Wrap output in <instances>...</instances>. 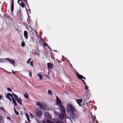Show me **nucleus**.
Returning a JSON list of instances; mask_svg holds the SVG:
<instances>
[{
  "instance_id": "obj_1",
  "label": "nucleus",
  "mask_w": 123,
  "mask_h": 123,
  "mask_svg": "<svg viewBox=\"0 0 123 123\" xmlns=\"http://www.w3.org/2000/svg\"><path fill=\"white\" fill-rule=\"evenodd\" d=\"M67 109L68 112L70 113V117L73 119H75L78 117L77 114H75L74 112L76 111L74 107L71 104H68L67 106Z\"/></svg>"
},
{
  "instance_id": "obj_2",
  "label": "nucleus",
  "mask_w": 123,
  "mask_h": 123,
  "mask_svg": "<svg viewBox=\"0 0 123 123\" xmlns=\"http://www.w3.org/2000/svg\"><path fill=\"white\" fill-rule=\"evenodd\" d=\"M59 107L60 111L61 113H66L65 109L62 104L59 105Z\"/></svg>"
},
{
  "instance_id": "obj_3",
  "label": "nucleus",
  "mask_w": 123,
  "mask_h": 123,
  "mask_svg": "<svg viewBox=\"0 0 123 123\" xmlns=\"http://www.w3.org/2000/svg\"><path fill=\"white\" fill-rule=\"evenodd\" d=\"M75 73L76 74V76L79 79L81 80L82 78H83L84 80L86 79L82 75L79 74L76 71H75Z\"/></svg>"
},
{
  "instance_id": "obj_4",
  "label": "nucleus",
  "mask_w": 123,
  "mask_h": 123,
  "mask_svg": "<svg viewBox=\"0 0 123 123\" xmlns=\"http://www.w3.org/2000/svg\"><path fill=\"white\" fill-rule=\"evenodd\" d=\"M5 60L6 61L10 63L11 64L13 65H14L15 63V61L13 59L9 58H6L5 59Z\"/></svg>"
},
{
  "instance_id": "obj_5",
  "label": "nucleus",
  "mask_w": 123,
  "mask_h": 123,
  "mask_svg": "<svg viewBox=\"0 0 123 123\" xmlns=\"http://www.w3.org/2000/svg\"><path fill=\"white\" fill-rule=\"evenodd\" d=\"M42 111L37 110L36 112V115L38 117H40L42 116Z\"/></svg>"
},
{
  "instance_id": "obj_6",
  "label": "nucleus",
  "mask_w": 123,
  "mask_h": 123,
  "mask_svg": "<svg viewBox=\"0 0 123 123\" xmlns=\"http://www.w3.org/2000/svg\"><path fill=\"white\" fill-rule=\"evenodd\" d=\"M59 115V118L61 120H63L66 116V113H61Z\"/></svg>"
},
{
  "instance_id": "obj_7",
  "label": "nucleus",
  "mask_w": 123,
  "mask_h": 123,
  "mask_svg": "<svg viewBox=\"0 0 123 123\" xmlns=\"http://www.w3.org/2000/svg\"><path fill=\"white\" fill-rule=\"evenodd\" d=\"M45 117L48 119H51V116L48 111H46L45 112Z\"/></svg>"
},
{
  "instance_id": "obj_8",
  "label": "nucleus",
  "mask_w": 123,
  "mask_h": 123,
  "mask_svg": "<svg viewBox=\"0 0 123 123\" xmlns=\"http://www.w3.org/2000/svg\"><path fill=\"white\" fill-rule=\"evenodd\" d=\"M90 94H85L83 97V99L85 100H87L89 99Z\"/></svg>"
},
{
  "instance_id": "obj_9",
  "label": "nucleus",
  "mask_w": 123,
  "mask_h": 123,
  "mask_svg": "<svg viewBox=\"0 0 123 123\" xmlns=\"http://www.w3.org/2000/svg\"><path fill=\"white\" fill-rule=\"evenodd\" d=\"M56 103L57 105H59L62 104L61 103V100L57 96H56Z\"/></svg>"
},
{
  "instance_id": "obj_10",
  "label": "nucleus",
  "mask_w": 123,
  "mask_h": 123,
  "mask_svg": "<svg viewBox=\"0 0 123 123\" xmlns=\"http://www.w3.org/2000/svg\"><path fill=\"white\" fill-rule=\"evenodd\" d=\"M48 68L52 69L53 68V64L52 63H48L47 64Z\"/></svg>"
},
{
  "instance_id": "obj_11",
  "label": "nucleus",
  "mask_w": 123,
  "mask_h": 123,
  "mask_svg": "<svg viewBox=\"0 0 123 123\" xmlns=\"http://www.w3.org/2000/svg\"><path fill=\"white\" fill-rule=\"evenodd\" d=\"M14 4L13 0H12L11 3V12H12V11L14 10Z\"/></svg>"
},
{
  "instance_id": "obj_12",
  "label": "nucleus",
  "mask_w": 123,
  "mask_h": 123,
  "mask_svg": "<svg viewBox=\"0 0 123 123\" xmlns=\"http://www.w3.org/2000/svg\"><path fill=\"white\" fill-rule=\"evenodd\" d=\"M82 101L81 99H77L76 100L77 102L80 106L81 105V103L82 102Z\"/></svg>"
},
{
  "instance_id": "obj_13",
  "label": "nucleus",
  "mask_w": 123,
  "mask_h": 123,
  "mask_svg": "<svg viewBox=\"0 0 123 123\" xmlns=\"http://www.w3.org/2000/svg\"><path fill=\"white\" fill-rule=\"evenodd\" d=\"M16 100L21 105H22V100L20 98H18V99H17Z\"/></svg>"
},
{
  "instance_id": "obj_14",
  "label": "nucleus",
  "mask_w": 123,
  "mask_h": 123,
  "mask_svg": "<svg viewBox=\"0 0 123 123\" xmlns=\"http://www.w3.org/2000/svg\"><path fill=\"white\" fill-rule=\"evenodd\" d=\"M36 104L37 105H38L40 108L43 109V105L40 103L37 102Z\"/></svg>"
},
{
  "instance_id": "obj_15",
  "label": "nucleus",
  "mask_w": 123,
  "mask_h": 123,
  "mask_svg": "<svg viewBox=\"0 0 123 123\" xmlns=\"http://www.w3.org/2000/svg\"><path fill=\"white\" fill-rule=\"evenodd\" d=\"M24 35L25 38L26 39H27L28 37V32L26 31H24Z\"/></svg>"
},
{
  "instance_id": "obj_16",
  "label": "nucleus",
  "mask_w": 123,
  "mask_h": 123,
  "mask_svg": "<svg viewBox=\"0 0 123 123\" xmlns=\"http://www.w3.org/2000/svg\"><path fill=\"white\" fill-rule=\"evenodd\" d=\"M13 103L14 104L15 106H17V105L15 99L13 98L12 99Z\"/></svg>"
},
{
  "instance_id": "obj_17",
  "label": "nucleus",
  "mask_w": 123,
  "mask_h": 123,
  "mask_svg": "<svg viewBox=\"0 0 123 123\" xmlns=\"http://www.w3.org/2000/svg\"><path fill=\"white\" fill-rule=\"evenodd\" d=\"M5 58H0V63H3L5 61Z\"/></svg>"
},
{
  "instance_id": "obj_18",
  "label": "nucleus",
  "mask_w": 123,
  "mask_h": 123,
  "mask_svg": "<svg viewBox=\"0 0 123 123\" xmlns=\"http://www.w3.org/2000/svg\"><path fill=\"white\" fill-rule=\"evenodd\" d=\"M12 94L13 96L15 98L16 100H17V99H18V96L16 95L14 93H12Z\"/></svg>"
},
{
  "instance_id": "obj_19",
  "label": "nucleus",
  "mask_w": 123,
  "mask_h": 123,
  "mask_svg": "<svg viewBox=\"0 0 123 123\" xmlns=\"http://www.w3.org/2000/svg\"><path fill=\"white\" fill-rule=\"evenodd\" d=\"M6 97L7 98L9 99L10 101H12V99L8 94H7L6 95Z\"/></svg>"
},
{
  "instance_id": "obj_20",
  "label": "nucleus",
  "mask_w": 123,
  "mask_h": 123,
  "mask_svg": "<svg viewBox=\"0 0 123 123\" xmlns=\"http://www.w3.org/2000/svg\"><path fill=\"white\" fill-rule=\"evenodd\" d=\"M92 120L94 122H95L96 120V118L94 116H92Z\"/></svg>"
},
{
  "instance_id": "obj_21",
  "label": "nucleus",
  "mask_w": 123,
  "mask_h": 123,
  "mask_svg": "<svg viewBox=\"0 0 123 123\" xmlns=\"http://www.w3.org/2000/svg\"><path fill=\"white\" fill-rule=\"evenodd\" d=\"M24 96L26 98H29V96L26 92L24 94Z\"/></svg>"
},
{
  "instance_id": "obj_22",
  "label": "nucleus",
  "mask_w": 123,
  "mask_h": 123,
  "mask_svg": "<svg viewBox=\"0 0 123 123\" xmlns=\"http://www.w3.org/2000/svg\"><path fill=\"white\" fill-rule=\"evenodd\" d=\"M55 123H63L61 121L58 120L56 119L55 120Z\"/></svg>"
},
{
  "instance_id": "obj_23",
  "label": "nucleus",
  "mask_w": 123,
  "mask_h": 123,
  "mask_svg": "<svg viewBox=\"0 0 123 123\" xmlns=\"http://www.w3.org/2000/svg\"><path fill=\"white\" fill-rule=\"evenodd\" d=\"M48 94L50 95H52V92L51 90H48Z\"/></svg>"
},
{
  "instance_id": "obj_24",
  "label": "nucleus",
  "mask_w": 123,
  "mask_h": 123,
  "mask_svg": "<svg viewBox=\"0 0 123 123\" xmlns=\"http://www.w3.org/2000/svg\"><path fill=\"white\" fill-rule=\"evenodd\" d=\"M35 54L38 56H39L40 55V54L39 52L36 51Z\"/></svg>"
},
{
  "instance_id": "obj_25",
  "label": "nucleus",
  "mask_w": 123,
  "mask_h": 123,
  "mask_svg": "<svg viewBox=\"0 0 123 123\" xmlns=\"http://www.w3.org/2000/svg\"><path fill=\"white\" fill-rule=\"evenodd\" d=\"M20 5L23 8L25 6V5H24L23 3L22 2H21L20 3Z\"/></svg>"
},
{
  "instance_id": "obj_26",
  "label": "nucleus",
  "mask_w": 123,
  "mask_h": 123,
  "mask_svg": "<svg viewBox=\"0 0 123 123\" xmlns=\"http://www.w3.org/2000/svg\"><path fill=\"white\" fill-rule=\"evenodd\" d=\"M7 94H8L9 96H10L12 98V99L13 98V97L12 96L11 93H7Z\"/></svg>"
},
{
  "instance_id": "obj_27",
  "label": "nucleus",
  "mask_w": 123,
  "mask_h": 123,
  "mask_svg": "<svg viewBox=\"0 0 123 123\" xmlns=\"http://www.w3.org/2000/svg\"><path fill=\"white\" fill-rule=\"evenodd\" d=\"M47 123H53L52 121L48 120H47Z\"/></svg>"
},
{
  "instance_id": "obj_28",
  "label": "nucleus",
  "mask_w": 123,
  "mask_h": 123,
  "mask_svg": "<svg viewBox=\"0 0 123 123\" xmlns=\"http://www.w3.org/2000/svg\"><path fill=\"white\" fill-rule=\"evenodd\" d=\"M31 60V59L30 58H29L28 60L27 61V63L28 64L30 62Z\"/></svg>"
},
{
  "instance_id": "obj_29",
  "label": "nucleus",
  "mask_w": 123,
  "mask_h": 123,
  "mask_svg": "<svg viewBox=\"0 0 123 123\" xmlns=\"http://www.w3.org/2000/svg\"><path fill=\"white\" fill-rule=\"evenodd\" d=\"M38 76L39 77V78L40 79L42 80V76L40 74H39L38 75Z\"/></svg>"
},
{
  "instance_id": "obj_30",
  "label": "nucleus",
  "mask_w": 123,
  "mask_h": 123,
  "mask_svg": "<svg viewBox=\"0 0 123 123\" xmlns=\"http://www.w3.org/2000/svg\"><path fill=\"white\" fill-rule=\"evenodd\" d=\"M7 89L8 91H9V92H11L12 91V89L10 88H9V87H7Z\"/></svg>"
},
{
  "instance_id": "obj_31",
  "label": "nucleus",
  "mask_w": 123,
  "mask_h": 123,
  "mask_svg": "<svg viewBox=\"0 0 123 123\" xmlns=\"http://www.w3.org/2000/svg\"><path fill=\"white\" fill-rule=\"evenodd\" d=\"M30 65L32 67H33V61H31V62L30 64Z\"/></svg>"
},
{
  "instance_id": "obj_32",
  "label": "nucleus",
  "mask_w": 123,
  "mask_h": 123,
  "mask_svg": "<svg viewBox=\"0 0 123 123\" xmlns=\"http://www.w3.org/2000/svg\"><path fill=\"white\" fill-rule=\"evenodd\" d=\"M21 45L23 47L25 45V43L23 42H22L21 43Z\"/></svg>"
},
{
  "instance_id": "obj_33",
  "label": "nucleus",
  "mask_w": 123,
  "mask_h": 123,
  "mask_svg": "<svg viewBox=\"0 0 123 123\" xmlns=\"http://www.w3.org/2000/svg\"><path fill=\"white\" fill-rule=\"evenodd\" d=\"M25 114L26 116V117L27 119L30 118L28 116V114L27 113H25Z\"/></svg>"
},
{
  "instance_id": "obj_34",
  "label": "nucleus",
  "mask_w": 123,
  "mask_h": 123,
  "mask_svg": "<svg viewBox=\"0 0 123 123\" xmlns=\"http://www.w3.org/2000/svg\"><path fill=\"white\" fill-rule=\"evenodd\" d=\"M29 76H30L31 77L32 76V74L31 72H30L29 71Z\"/></svg>"
},
{
  "instance_id": "obj_35",
  "label": "nucleus",
  "mask_w": 123,
  "mask_h": 123,
  "mask_svg": "<svg viewBox=\"0 0 123 123\" xmlns=\"http://www.w3.org/2000/svg\"><path fill=\"white\" fill-rule=\"evenodd\" d=\"M88 87H89L88 86H87V85H86V86H85V89L87 90H88Z\"/></svg>"
},
{
  "instance_id": "obj_36",
  "label": "nucleus",
  "mask_w": 123,
  "mask_h": 123,
  "mask_svg": "<svg viewBox=\"0 0 123 123\" xmlns=\"http://www.w3.org/2000/svg\"><path fill=\"white\" fill-rule=\"evenodd\" d=\"M25 1V3L26 4V6H27V7H28L29 8V6H28V3L27 2V0L26 1Z\"/></svg>"
},
{
  "instance_id": "obj_37",
  "label": "nucleus",
  "mask_w": 123,
  "mask_h": 123,
  "mask_svg": "<svg viewBox=\"0 0 123 123\" xmlns=\"http://www.w3.org/2000/svg\"><path fill=\"white\" fill-rule=\"evenodd\" d=\"M30 114L31 116V118H32L33 117V116L31 113H30Z\"/></svg>"
},
{
  "instance_id": "obj_38",
  "label": "nucleus",
  "mask_w": 123,
  "mask_h": 123,
  "mask_svg": "<svg viewBox=\"0 0 123 123\" xmlns=\"http://www.w3.org/2000/svg\"><path fill=\"white\" fill-rule=\"evenodd\" d=\"M15 112L16 114L17 115H18L19 114L16 111H15Z\"/></svg>"
},
{
  "instance_id": "obj_39",
  "label": "nucleus",
  "mask_w": 123,
  "mask_h": 123,
  "mask_svg": "<svg viewBox=\"0 0 123 123\" xmlns=\"http://www.w3.org/2000/svg\"><path fill=\"white\" fill-rule=\"evenodd\" d=\"M33 32H34V33H37V32L36 31V30H33Z\"/></svg>"
},
{
  "instance_id": "obj_40",
  "label": "nucleus",
  "mask_w": 123,
  "mask_h": 123,
  "mask_svg": "<svg viewBox=\"0 0 123 123\" xmlns=\"http://www.w3.org/2000/svg\"><path fill=\"white\" fill-rule=\"evenodd\" d=\"M0 108L2 110V111H4V109L2 107H0Z\"/></svg>"
},
{
  "instance_id": "obj_41",
  "label": "nucleus",
  "mask_w": 123,
  "mask_h": 123,
  "mask_svg": "<svg viewBox=\"0 0 123 123\" xmlns=\"http://www.w3.org/2000/svg\"><path fill=\"white\" fill-rule=\"evenodd\" d=\"M3 69L4 70V71L6 72V73H9L10 72H9L8 71H7L6 70H5V69Z\"/></svg>"
},
{
  "instance_id": "obj_42",
  "label": "nucleus",
  "mask_w": 123,
  "mask_h": 123,
  "mask_svg": "<svg viewBox=\"0 0 123 123\" xmlns=\"http://www.w3.org/2000/svg\"><path fill=\"white\" fill-rule=\"evenodd\" d=\"M12 73L14 75H15V73L14 72V71H13L12 70Z\"/></svg>"
},
{
  "instance_id": "obj_43",
  "label": "nucleus",
  "mask_w": 123,
  "mask_h": 123,
  "mask_svg": "<svg viewBox=\"0 0 123 123\" xmlns=\"http://www.w3.org/2000/svg\"><path fill=\"white\" fill-rule=\"evenodd\" d=\"M7 119L9 120H10L11 119L10 117H7Z\"/></svg>"
},
{
  "instance_id": "obj_44",
  "label": "nucleus",
  "mask_w": 123,
  "mask_h": 123,
  "mask_svg": "<svg viewBox=\"0 0 123 123\" xmlns=\"http://www.w3.org/2000/svg\"><path fill=\"white\" fill-rule=\"evenodd\" d=\"M27 120L29 123H30V121H30V118H29L28 119H27Z\"/></svg>"
},
{
  "instance_id": "obj_45",
  "label": "nucleus",
  "mask_w": 123,
  "mask_h": 123,
  "mask_svg": "<svg viewBox=\"0 0 123 123\" xmlns=\"http://www.w3.org/2000/svg\"><path fill=\"white\" fill-rule=\"evenodd\" d=\"M48 46V49H49L50 50H51V48H50V47L48 45V46Z\"/></svg>"
},
{
  "instance_id": "obj_46",
  "label": "nucleus",
  "mask_w": 123,
  "mask_h": 123,
  "mask_svg": "<svg viewBox=\"0 0 123 123\" xmlns=\"http://www.w3.org/2000/svg\"><path fill=\"white\" fill-rule=\"evenodd\" d=\"M20 1H21V0H18V3L19 4V2Z\"/></svg>"
},
{
  "instance_id": "obj_47",
  "label": "nucleus",
  "mask_w": 123,
  "mask_h": 123,
  "mask_svg": "<svg viewBox=\"0 0 123 123\" xmlns=\"http://www.w3.org/2000/svg\"><path fill=\"white\" fill-rule=\"evenodd\" d=\"M51 51H54L56 52H57V51L56 50H51V51H50V52H51Z\"/></svg>"
},
{
  "instance_id": "obj_48",
  "label": "nucleus",
  "mask_w": 123,
  "mask_h": 123,
  "mask_svg": "<svg viewBox=\"0 0 123 123\" xmlns=\"http://www.w3.org/2000/svg\"><path fill=\"white\" fill-rule=\"evenodd\" d=\"M2 119V117L1 116H0V121Z\"/></svg>"
},
{
  "instance_id": "obj_49",
  "label": "nucleus",
  "mask_w": 123,
  "mask_h": 123,
  "mask_svg": "<svg viewBox=\"0 0 123 123\" xmlns=\"http://www.w3.org/2000/svg\"><path fill=\"white\" fill-rule=\"evenodd\" d=\"M68 119H70V120L71 121H71H71V118H70L69 117H68Z\"/></svg>"
},
{
  "instance_id": "obj_50",
  "label": "nucleus",
  "mask_w": 123,
  "mask_h": 123,
  "mask_svg": "<svg viewBox=\"0 0 123 123\" xmlns=\"http://www.w3.org/2000/svg\"><path fill=\"white\" fill-rule=\"evenodd\" d=\"M68 119H70V120L71 121H71H71V118H70L69 117H68Z\"/></svg>"
},
{
  "instance_id": "obj_51",
  "label": "nucleus",
  "mask_w": 123,
  "mask_h": 123,
  "mask_svg": "<svg viewBox=\"0 0 123 123\" xmlns=\"http://www.w3.org/2000/svg\"><path fill=\"white\" fill-rule=\"evenodd\" d=\"M43 44L44 46H45V45L46 44V43L45 42L43 43Z\"/></svg>"
},
{
  "instance_id": "obj_52",
  "label": "nucleus",
  "mask_w": 123,
  "mask_h": 123,
  "mask_svg": "<svg viewBox=\"0 0 123 123\" xmlns=\"http://www.w3.org/2000/svg\"><path fill=\"white\" fill-rule=\"evenodd\" d=\"M7 15V14L6 13H5V14H4V16L6 17V15Z\"/></svg>"
},
{
  "instance_id": "obj_53",
  "label": "nucleus",
  "mask_w": 123,
  "mask_h": 123,
  "mask_svg": "<svg viewBox=\"0 0 123 123\" xmlns=\"http://www.w3.org/2000/svg\"><path fill=\"white\" fill-rule=\"evenodd\" d=\"M2 98V97L0 95V99Z\"/></svg>"
},
{
  "instance_id": "obj_54",
  "label": "nucleus",
  "mask_w": 123,
  "mask_h": 123,
  "mask_svg": "<svg viewBox=\"0 0 123 123\" xmlns=\"http://www.w3.org/2000/svg\"><path fill=\"white\" fill-rule=\"evenodd\" d=\"M69 65H70L73 68V66H72V65L70 64V63H69Z\"/></svg>"
},
{
  "instance_id": "obj_55",
  "label": "nucleus",
  "mask_w": 123,
  "mask_h": 123,
  "mask_svg": "<svg viewBox=\"0 0 123 123\" xmlns=\"http://www.w3.org/2000/svg\"><path fill=\"white\" fill-rule=\"evenodd\" d=\"M37 35H37L38 34V33L37 32V33H35Z\"/></svg>"
},
{
  "instance_id": "obj_56",
  "label": "nucleus",
  "mask_w": 123,
  "mask_h": 123,
  "mask_svg": "<svg viewBox=\"0 0 123 123\" xmlns=\"http://www.w3.org/2000/svg\"><path fill=\"white\" fill-rule=\"evenodd\" d=\"M83 83L86 86V84L85 82H84Z\"/></svg>"
},
{
  "instance_id": "obj_57",
  "label": "nucleus",
  "mask_w": 123,
  "mask_h": 123,
  "mask_svg": "<svg viewBox=\"0 0 123 123\" xmlns=\"http://www.w3.org/2000/svg\"><path fill=\"white\" fill-rule=\"evenodd\" d=\"M82 82H84V80H82Z\"/></svg>"
},
{
  "instance_id": "obj_58",
  "label": "nucleus",
  "mask_w": 123,
  "mask_h": 123,
  "mask_svg": "<svg viewBox=\"0 0 123 123\" xmlns=\"http://www.w3.org/2000/svg\"><path fill=\"white\" fill-rule=\"evenodd\" d=\"M45 46H48V44H46L45 45Z\"/></svg>"
},
{
  "instance_id": "obj_59",
  "label": "nucleus",
  "mask_w": 123,
  "mask_h": 123,
  "mask_svg": "<svg viewBox=\"0 0 123 123\" xmlns=\"http://www.w3.org/2000/svg\"><path fill=\"white\" fill-rule=\"evenodd\" d=\"M62 60L63 62H64V59H62Z\"/></svg>"
},
{
  "instance_id": "obj_60",
  "label": "nucleus",
  "mask_w": 123,
  "mask_h": 123,
  "mask_svg": "<svg viewBox=\"0 0 123 123\" xmlns=\"http://www.w3.org/2000/svg\"><path fill=\"white\" fill-rule=\"evenodd\" d=\"M14 111H15H15H16L15 110V109L14 108Z\"/></svg>"
},
{
  "instance_id": "obj_61",
  "label": "nucleus",
  "mask_w": 123,
  "mask_h": 123,
  "mask_svg": "<svg viewBox=\"0 0 123 123\" xmlns=\"http://www.w3.org/2000/svg\"><path fill=\"white\" fill-rule=\"evenodd\" d=\"M26 123H28L27 121H26Z\"/></svg>"
},
{
  "instance_id": "obj_62",
  "label": "nucleus",
  "mask_w": 123,
  "mask_h": 123,
  "mask_svg": "<svg viewBox=\"0 0 123 123\" xmlns=\"http://www.w3.org/2000/svg\"><path fill=\"white\" fill-rule=\"evenodd\" d=\"M24 1H27V0H24Z\"/></svg>"
},
{
  "instance_id": "obj_63",
  "label": "nucleus",
  "mask_w": 123,
  "mask_h": 123,
  "mask_svg": "<svg viewBox=\"0 0 123 123\" xmlns=\"http://www.w3.org/2000/svg\"><path fill=\"white\" fill-rule=\"evenodd\" d=\"M71 122L72 123H73L72 121H71Z\"/></svg>"
},
{
  "instance_id": "obj_64",
  "label": "nucleus",
  "mask_w": 123,
  "mask_h": 123,
  "mask_svg": "<svg viewBox=\"0 0 123 123\" xmlns=\"http://www.w3.org/2000/svg\"><path fill=\"white\" fill-rule=\"evenodd\" d=\"M25 8H26V10H27L26 7H25Z\"/></svg>"
}]
</instances>
